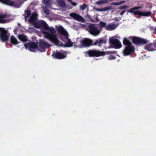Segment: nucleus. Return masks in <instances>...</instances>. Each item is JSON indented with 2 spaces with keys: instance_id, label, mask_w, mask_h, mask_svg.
Listing matches in <instances>:
<instances>
[{
  "instance_id": "nucleus-37",
  "label": "nucleus",
  "mask_w": 156,
  "mask_h": 156,
  "mask_svg": "<svg viewBox=\"0 0 156 156\" xmlns=\"http://www.w3.org/2000/svg\"><path fill=\"white\" fill-rule=\"evenodd\" d=\"M129 7V6L127 5H125L124 6H120L119 7L118 9H126L127 8Z\"/></svg>"
},
{
  "instance_id": "nucleus-5",
  "label": "nucleus",
  "mask_w": 156,
  "mask_h": 156,
  "mask_svg": "<svg viewBox=\"0 0 156 156\" xmlns=\"http://www.w3.org/2000/svg\"><path fill=\"white\" fill-rule=\"evenodd\" d=\"M135 10L134 7L128 10V12L131 13H133L134 15H138L140 16H149L151 14V12H147L144 11H135Z\"/></svg>"
},
{
  "instance_id": "nucleus-32",
  "label": "nucleus",
  "mask_w": 156,
  "mask_h": 156,
  "mask_svg": "<svg viewBox=\"0 0 156 156\" xmlns=\"http://www.w3.org/2000/svg\"><path fill=\"white\" fill-rule=\"evenodd\" d=\"M115 53H114V54H115L116 53V52L114 51ZM113 54V53L110 54V55L109 56V57L108 58V59L109 60H112L113 59H114L116 57L115 55H112V54Z\"/></svg>"
},
{
  "instance_id": "nucleus-4",
  "label": "nucleus",
  "mask_w": 156,
  "mask_h": 156,
  "mask_svg": "<svg viewBox=\"0 0 156 156\" xmlns=\"http://www.w3.org/2000/svg\"><path fill=\"white\" fill-rule=\"evenodd\" d=\"M129 38L132 40L133 43L137 45L145 44L149 41L146 40L135 36H130Z\"/></svg>"
},
{
  "instance_id": "nucleus-22",
  "label": "nucleus",
  "mask_w": 156,
  "mask_h": 156,
  "mask_svg": "<svg viewBox=\"0 0 156 156\" xmlns=\"http://www.w3.org/2000/svg\"><path fill=\"white\" fill-rule=\"evenodd\" d=\"M25 13L23 15L25 20H27L30 15L31 12L30 10H25L24 11Z\"/></svg>"
},
{
  "instance_id": "nucleus-42",
  "label": "nucleus",
  "mask_w": 156,
  "mask_h": 156,
  "mask_svg": "<svg viewBox=\"0 0 156 156\" xmlns=\"http://www.w3.org/2000/svg\"><path fill=\"white\" fill-rule=\"evenodd\" d=\"M154 33L155 34H156V27L154 29Z\"/></svg>"
},
{
  "instance_id": "nucleus-46",
  "label": "nucleus",
  "mask_w": 156,
  "mask_h": 156,
  "mask_svg": "<svg viewBox=\"0 0 156 156\" xmlns=\"http://www.w3.org/2000/svg\"><path fill=\"white\" fill-rule=\"evenodd\" d=\"M116 20H118V19H116Z\"/></svg>"
},
{
  "instance_id": "nucleus-2",
  "label": "nucleus",
  "mask_w": 156,
  "mask_h": 156,
  "mask_svg": "<svg viewBox=\"0 0 156 156\" xmlns=\"http://www.w3.org/2000/svg\"><path fill=\"white\" fill-rule=\"evenodd\" d=\"M115 53L112 51H100L99 50L93 49L87 51L86 53L89 57H98L104 56L105 55H110Z\"/></svg>"
},
{
  "instance_id": "nucleus-19",
  "label": "nucleus",
  "mask_w": 156,
  "mask_h": 156,
  "mask_svg": "<svg viewBox=\"0 0 156 156\" xmlns=\"http://www.w3.org/2000/svg\"><path fill=\"white\" fill-rule=\"evenodd\" d=\"M18 39L23 42H25L28 41L27 37L24 34H20L18 36Z\"/></svg>"
},
{
  "instance_id": "nucleus-6",
  "label": "nucleus",
  "mask_w": 156,
  "mask_h": 156,
  "mask_svg": "<svg viewBox=\"0 0 156 156\" xmlns=\"http://www.w3.org/2000/svg\"><path fill=\"white\" fill-rule=\"evenodd\" d=\"M109 42L112 47L115 49H119L122 47V44L120 41L118 39L110 38Z\"/></svg>"
},
{
  "instance_id": "nucleus-15",
  "label": "nucleus",
  "mask_w": 156,
  "mask_h": 156,
  "mask_svg": "<svg viewBox=\"0 0 156 156\" xmlns=\"http://www.w3.org/2000/svg\"><path fill=\"white\" fill-rule=\"evenodd\" d=\"M53 58L58 59H62L66 57V55L62 53L59 51H56L54 52L52 55Z\"/></svg>"
},
{
  "instance_id": "nucleus-17",
  "label": "nucleus",
  "mask_w": 156,
  "mask_h": 156,
  "mask_svg": "<svg viewBox=\"0 0 156 156\" xmlns=\"http://www.w3.org/2000/svg\"><path fill=\"white\" fill-rule=\"evenodd\" d=\"M118 25L113 23L108 24L105 27V30H112L115 29Z\"/></svg>"
},
{
  "instance_id": "nucleus-12",
  "label": "nucleus",
  "mask_w": 156,
  "mask_h": 156,
  "mask_svg": "<svg viewBox=\"0 0 156 156\" xmlns=\"http://www.w3.org/2000/svg\"><path fill=\"white\" fill-rule=\"evenodd\" d=\"M38 14L35 12H33L29 19V22L34 26L37 21Z\"/></svg>"
},
{
  "instance_id": "nucleus-34",
  "label": "nucleus",
  "mask_w": 156,
  "mask_h": 156,
  "mask_svg": "<svg viewBox=\"0 0 156 156\" xmlns=\"http://www.w3.org/2000/svg\"><path fill=\"white\" fill-rule=\"evenodd\" d=\"M86 4L84 3L83 5H80V9L82 10H84L86 9Z\"/></svg>"
},
{
  "instance_id": "nucleus-33",
  "label": "nucleus",
  "mask_w": 156,
  "mask_h": 156,
  "mask_svg": "<svg viewBox=\"0 0 156 156\" xmlns=\"http://www.w3.org/2000/svg\"><path fill=\"white\" fill-rule=\"evenodd\" d=\"M106 23L105 22H103L102 21L100 22L99 23V25L100 26V27H105H105L106 26Z\"/></svg>"
},
{
  "instance_id": "nucleus-47",
  "label": "nucleus",
  "mask_w": 156,
  "mask_h": 156,
  "mask_svg": "<svg viewBox=\"0 0 156 156\" xmlns=\"http://www.w3.org/2000/svg\"><path fill=\"white\" fill-rule=\"evenodd\" d=\"M116 20H118V19H116Z\"/></svg>"
},
{
  "instance_id": "nucleus-11",
  "label": "nucleus",
  "mask_w": 156,
  "mask_h": 156,
  "mask_svg": "<svg viewBox=\"0 0 156 156\" xmlns=\"http://www.w3.org/2000/svg\"><path fill=\"white\" fill-rule=\"evenodd\" d=\"M80 43L81 45L84 47H89L94 45L93 41L88 38H84L81 41Z\"/></svg>"
},
{
  "instance_id": "nucleus-41",
  "label": "nucleus",
  "mask_w": 156,
  "mask_h": 156,
  "mask_svg": "<svg viewBox=\"0 0 156 156\" xmlns=\"http://www.w3.org/2000/svg\"><path fill=\"white\" fill-rule=\"evenodd\" d=\"M125 11L126 10H123L120 13V15L121 16H122L123 15V14L124 13V12H125Z\"/></svg>"
},
{
  "instance_id": "nucleus-24",
  "label": "nucleus",
  "mask_w": 156,
  "mask_h": 156,
  "mask_svg": "<svg viewBox=\"0 0 156 156\" xmlns=\"http://www.w3.org/2000/svg\"><path fill=\"white\" fill-rule=\"evenodd\" d=\"M57 2L60 6L62 7H65L66 6V4L64 0H57Z\"/></svg>"
},
{
  "instance_id": "nucleus-25",
  "label": "nucleus",
  "mask_w": 156,
  "mask_h": 156,
  "mask_svg": "<svg viewBox=\"0 0 156 156\" xmlns=\"http://www.w3.org/2000/svg\"><path fill=\"white\" fill-rule=\"evenodd\" d=\"M51 0H43V3L45 4V6L48 7H50L51 6Z\"/></svg>"
},
{
  "instance_id": "nucleus-10",
  "label": "nucleus",
  "mask_w": 156,
  "mask_h": 156,
  "mask_svg": "<svg viewBox=\"0 0 156 156\" xmlns=\"http://www.w3.org/2000/svg\"><path fill=\"white\" fill-rule=\"evenodd\" d=\"M24 46L26 48H28L29 51L33 52L34 49H38L37 44L34 42H29L24 44Z\"/></svg>"
},
{
  "instance_id": "nucleus-23",
  "label": "nucleus",
  "mask_w": 156,
  "mask_h": 156,
  "mask_svg": "<svg viewBox=\"0 0 156 156\" xmlns=\"http://www.w3.org/2000/svg\"><path fill=\"white\" fill-rule=\"evenodd\" d=\"M123 44L126 46H133L132 43L126 38H125L123 41Z\"/></svg>"
},
{
  "instance_id": "nucleus-43",
  "label": "nucleus",
  "mask_w": 156,
  "mask_h": 156,
  "mask_svg": "<svg viewBox=\"0 0 156 156\" xmlns=\"http://www.w3.org/2000/svg\"><path fill=\"white\" fill-rule=\"evenodd\" d=\"M101 10V9H97V11H101V10Z\"/></svg>"
},
{
  "instance_id": "nucleus-45",
  "label": "nucleus",
  "mask_w": 156,
  "mask_h": 156,
  "mask_svg": "<svg viewBox=\"0 0 156 156\" xmlns=\"http://www.w3.org/2000/svg\"><path fill=\"white\" fill-rule=\"evenodd\" d=\"M155 45H156V40L155 41V42L154 43Z\"/></svg>"
},
{
  "instance_id": "nucleus-28",
  "label": "nucleus",
  "mask_w": 156,
  "mask_h": 156,
  "mask_svg": "<svg viewBox=\"0 0 156 156\" xmlns=\"http://www.w3.org/2000/svg\"><path fill=\"white\" fill-rule=\"evenodd\" d=\"M108 2V1L106 0H101L98 1L95 3L96 4L98 5H101L105 4Z\"/></svg>"
},
{
  "instance_id": "nucleus-31",
  "label": "nucleus",
  "mask_w": 156,
  "mask_h": 156,
  "mask_svg": "<svg viewBox=\"0 0 156 156\" xmlns=\"http://www.w3.org/2000/svg\"><path fill=\"white\" fill-rule=\"evenodd\" d=\"M112 8L111 6H108L107 7H104L101 9V11H107L109 10L112 9Z\"/></svg>"
},
{
  "instance_id": "nucleus-18",
  "label": "nucleus",
  "mask_w": 156,
  "mask_h": 156,
  "mask_svg": "<svg viewBox=\"0 0 156 156\" xmlns=\"http://www.w3.org/2000/svg\"><path fill=\"white\" fill-rule=\"evenodd\" d=\"M145 48L148 50L153 51L156 49V45L154 43H151L146 45Z\"/></svg>"
},
{
  "instance_id": "nucleus-14",
  "label": "nucleus",
  "mask_w": 156,
  "mask_h": 156,
  "mask_svg": "<svg viewBox=\"0 0 156 156\" xmlns=\"http://www.w3.org/2000/svg\"><path fill=\"white\" fill-rule=\"evenodd\" d=\"M35 24L34 27L37 28H43L45 29H46L48 26L46 22L43 20L37 21Z\"/></svg>"
},
{
  "instance_id": "nucleus-1",
  "label": "nucleus",
  "mask_w": 156,
  "mask_h": 156,
  "mask_svg": "<svg viewBox=\"0 0 156 156\" xmlns=\"http://www.w3.org/2000/svg\"><path fill=\"white\" fill-rule=\"evenodd\" d=\"M42 32L45 38L52 41L55 45H59L60 46H64L66 47H70L73 45V43L71 41L69 38L66 41V43L64 45L63 43L61 42L58 39L55 34L45 31H42Z\"/></svg>"
},
{
  "instance_id": "nucleus-8",
  "label": "nucleus",
  "mask_w": 156,
  "mask_h": 156,
  "mask_svg": "<svg viewBox=\"0 0 156 156\" xmlns=\"http://www.w3.org/2000/svg\"><path fill=\"white\" fill-rule=\"evenodd\" d=\"M88 27V32L94 36H96L99 34V31L94 24H90L89 25Z\"/></svg>"
},
{
  "instance_id": "nucleus-44",
  "label": "nucleus",
  "mask_w": 156,
  "mask_h": 156,
  "mask_svg": "<svg viewBox=\"0 0 156 156\" xmlns=\"http://www.w3.org/2000/svg\"><path fill=\"white\" fill-rule=\"evenodd\" d=\"M101 10V9H97V11H101V10Z\"/></svg>"
},
{
  "instance_id": "nucleus-13",
  "label": "nucleus",
  "mask_w": 156,
  "mask_h": 156,
  "mask_svg": "<svg viewBox=\"0 0 156 156\" xmlns=\"http://www.w3.org/2000/svg\"><path fill=\"white\" fill-rule=\"evenodd\" d=\"M135 48L133 46H126L123 51L124 55L127 56L133 52L134 51Z\"/></svg>"
},
{
  "instance_id": "nucleus-36",
  "label": "nucleus",
  "mask_w": 156,
  "mask_h": 156,
  "mask_svg": "<svg viewBox=\"0 0 156 156\" xmlns=\"http://www.w3.org/2000/svg\"><path fill=\"white\" fill-rule=\"evenodd\" d=\"M3 19H0V23H4L7 22V20Z\"/></svg>"
},
{
  "instance_id": "nucleus-20",
  "label": "nucleus",
  "mask_w": 156,
  "mask_h": 156,
  "mask_svg": "<svg viewBox=\"0 0 156 156\" xmlns=\"http://www.w3.org/2000/svg\"><path fill=\"white\" fill-rule=\"evenodd\" d=\"M0 2L2 3L10 6L14 5V2L10 0H0Z\"/></svg>"
},
{
  "instance_id": "nucleus-27",
  "label": "nucleus",
  "mask_w": 156,
  "mask_h": 156,
  "mask_svg": "<svg viewBox=\"0 0 156 156\" xmlns=\"http://www.w3.org/2000/svg\"><path fill=\"white\" fill-rule=\"evenodd\" d=\"M75 20L82 23H84L85 21L83 18L79 15H78Z\"/></svg>"
},
{
  "instance_id": "nucleus-3",
  "label": "nucleus",
  "mask_w": 156,
  "mask_h": 156,
  "mask_svg": "<svg viewBox=\"0 0 156 156\" xmlns=\"http://www.w3.org/2000/svg\"><path fill=\"white\" fill-rule=\"evenodd\" d=\"M55 28L59 34L61 35L60 39L63 42H66L69 38L68 33L61 25L55 26Z\"/></svg>"
},
{
  "instance_id": "nucleus-16",
  "label": "nucleus",
  "mask_w": 156,
  "mask_h": 156,
  "mask_svg": "<svg viewBox=\"0 0 156 156\" xmlns=\"http://www.w3.org/2000/svg\"><path fill=\"white\" fill-rule=\"evenodd\" d=\"M107 41V40L105 38H98V40L95 41L94 43V45H98L101 46L103 44H105Z\"/></svg>"
},
{
  "instance_id": "nucleus-30",
  "label": "nucleus",
  "mask_w": 156,
  "mask_h": 156,
  "mask_svg": "<svg viewBox=\"0 0 156 156\" xmlns=\"http://www.w3.org/2000/svg\"><path fill=\"white\" fill-rule=\"evenodd\" d=\"M78 15V14L76 13H72L70 14L69 16L75 20Z\"/></svg>"
},
{
  "instance_id": "nucleus-29",
  "label": "nucleus",
  "mask_w": 156,
  "mask_h": 156,
  "mask_svg": "<svg viewBox=\"0 0 156 156\" xmlns=\"http://www.w3.org/2000/svg\"><path fill=\"white\" fill-rule=\"evenodd\" d=\"M125 2V1H123L119 2H113L110 4L111 5H121Z\"/></svg>"
},
{
  "instance_id": "nucleus-35",
  "label": "nucleus",
  "mask_w": 156,
  "mask_h": 156,
  "mask_svg": "<svg viewBox=\"0 0 156 156\" xmlns=\"http://www.w3.org/2000/svg\"><path fill=\"white\" fill-rule=\"evenodd\" d=\"M7 16V14L5 13L3 14H0V19H4L6 18Z\"/></svg>"
},
{
  "instance_id": "nucleus-26",
  "label": "nucleus",
  "mask_w": 156,
  "mask_h": 156,
  "mask_svg": "<svg viewBox=\"0 0 156 156\" xmlns=\"http://www.w3.org/2000/svg\"><path fill=\"white\" fill-rule=\"evenodd\" d=\"M45 30H48L51 33L54 34L56 33V30L54 27H49L48 25Z\"/></svg>"
},
{
  "instance_id": "nucleus-9",
  "label": "nucleus",
  "mask_w": 156,
  "mask_h": 156,
  "mask_svg": "<svg viewBox=\"0 0 156 156\" xmlns=\"http://www.w3.org/2000/svg\"><path fill=\"white\" fill-rule=\"evenodd\" d=\"M8 31L5 30V28H0V38L3 41H5L9 39V37L7 35Z\"/></svg>"
},
{
  "instance_id": "nucleus-40",
  "label": "nucleus",
  "mask_w": 156,
  "mask_h": 156,
  "mask_svg": "<svg viewBox=\"0 0 156 156\" xmlns=\"http://www.w3.org/2000/svg\"><path fill=\"white\" fill-rule=\"evenodd\" d=\"M135 9V10H137L139 9H140L141 8V6H137L134 7Z\"/></svg>"
},
{
  "instance_id": "nucleus-7",
  "label": "nucleus",
  "mask_w": 156,
  "mask_h": 156,
  "mask_svg": "<svg viewBox=\"0 0 156 156\" xmlns=\"http://www.w3.org/2000/svg\"><path fill=\"white\" fill-rule=\"evenodd\" d=\"M51 46L50 44L48 43L45 40H40L38 49H39V51L43 52L45 51L46 49L49 48Z\"/></svg>"
},
{
  "instance_id": "nucleus-39",
  "label": "nucleus",
  "mask_w": 156,
  "mask_h": 156,
  "mask_svg": "<svg viewBox=\"0 0 156 156\" xmlns=\"http://www.w3.org/2000/svg\"><path fill=\"white\" fill-rule=\"evenodd\" d=\"M68 1L70 2L71 4L73 6H76V5L77 4L76 2H73L71 0H68Z\"/></svg>"
},
{
  "instance_id": "nucleus-21",
  "label": "nucleus",
  "mask_w": 156,
  "mask_h": 156,
  "mask_svg": "<svg viewBox=\"0 0 156 156\" xmlns=\"http://www.w3.org/2000/svg\"><path fill=\"white\" fill-rule=\"evenodd\" d=\"M11 43L14 45H16L19 43L16 38L13 35L11 36L10 40Z\"/></svg>"
},
{
  "instance_id": "nucleus-38",
  "label": "nucleus",
  "mask_w": 156,
  "mask_h": 156,
  "mask_svg": "<svg viewBox=\"0 0 156 156\" xmlns=\"http://www.w3.org/2000/svg\"><path fill=\"white\" fill-rule=\"evenodd\" d=\"M44 12L47 15H49L50 14V11L46 8L44 9Z\"/></svg>"
}]
</instances>
